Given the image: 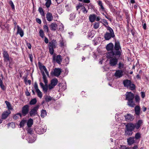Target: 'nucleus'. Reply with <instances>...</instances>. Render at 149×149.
<instances>
[{"mask_svg":"<svg viewBox=\"0 0 149 149\" xmlns=\"http://www.w3.org/2000/svg\"><path fill=\"white\" fill-rule=\"evenodd\" d=\"M27 45L29 49H31V45L30 43H27Z\"/></svg>","mask_w":149,"mask_h":149,"instance_id":"obj_64","label":"nucleus"},{"mask_svg":"<svg viewBox=\"0 0 149 149\" xmlns=\"http://www.w3.org/2000/svg\"><path fill=\"white\" fill-rule=\"evenodd\" d=\"M134 129V124L129 123L125 125V135L126 136H131L133 133V131Z\"/></svg>","mask_w":149,"mask_h":149,"instance_id":"obj_3","label":"nucleus"},{"mask_svg":"<svg viewBox=\"0 0 149 149\" xmlns=\"http://www.w3.org/2000/svg\"><path fill=\"white\" fill-rule=\"evenodd\" d=\"M46 1L45 6L47 8H48L50 7L51 4V0H47Z\"/></svg>","mask_w":149,"mask_h":149,"instance_id":"obj_35","label":"nucleus"},{"mask_svg":"<svg viewBox=\"0 0 149 149\" xmlns=\"http://www.w3.org/2000/svg\"><path fill=\"white\" fill-rule=\"evenodd\" d=\"M123 84L125 87L130 88L131 90H134L135 89V85L131 82L130 80L126 79L123 81Z\"/></svg>","mask_w":149,"mask_h":149,"instance_id":"obj_7","label":"nucleus"},{"mask_svg":"<svg viewBox=\"0 0 149 149\" xmlns=\"http://www.w3.org/2000/svg\"><path fill=\"white\" fill-rule=\"evenodd\" d=\"M62 60V56L60 55H58L56 57L55 55L53 56V62H56L58 64H60Z\"/></svg>","mask_w":149,"mask_h":149,"instance_id":"obj_10","label":"nucleus"},{"mask_svg":"<svg viewBox=\"0 0 149 149\" xmlns=\"http://www.w3.org/2000/svg\"><path fill=\"white\" fill-rule=\"evenodd\" d=\"M141 137V135L139 133H137L135 135V137L136 139H140Z\"/></svg>","mask_w":149,"mask_h":149,"instance_id":"obj_43","label":"nucleus"},{"mask_svg":"<svg viewBox=\"0 0 149 149\" xmlns=\"http://www.w3.org/2000/svg\"><path fill=\"white\" fill-rule=\"evenodd\" d=\"M129 149H138V146L137 145H135Z\"/></svg>","mask_w":149,"mask_h":149,"instance_id":"obj_59","label":"nucleus"},{"mask_svg":"<svg viewBox=\"0 0 149 149\" xmlns=\"http://www.w3.org/2000/svg\"><path fill=\"white\" fill-rule=\"evenodd\" d=\"M50 28L52 30L55 31L57 29V25L55 22L52 23L50 25Z\"/></svg>","mask_w":149,"mask_h":149,"instance_id":"obj_22","label":"nucleus"},{"mask_svg":"<svg viewBox=\"0 0 149 149\" xmlns=\"http://www.w3.org/2000/svg\"><path fill=\"white\" fill-rule=\"evenodd\" d=\"M58 82L57 79L55 78L51 80V84H52L54 86H55L57 84Z\"/></svg>","mask_w":149,"mask_h":149,"instance_id":"obj_26","label":"nucleus"},{"mask_svg":"<svg viewBox=\"0 0 149 149\" xmlns=\"http://www.w3.org/2000/svg\"><path fill=\"white\" fill-rule=\"evenodd\" d=\"M106 28L109 32H107L104 35V38L106 40H108L111 39V38H113L115 36L114 33L113 29L110 26H106L104 24Z\"/></svg>","mask_w":149,"mask_h":149,"instance_id":"obj_2","label":"nucleus"},{"mask_svg":"<svg viewBox=\"0 0 149 149\" xmlns=\"http://www.w3.org/2000/svg\"><path fill=\"white\" fill-rule=\"evenodd\" d=\"M39 36L42 38H43L44 37V33L43 31L42 30H40L39 31Z\"/></svg>","mask_w":149,"mask_h":149,"instance_id":"obj_39","label":"nucleus"},{"mask_svg":"<svg viewBox=\"0 0 149 149\" xmlns=\"http://www.w3.org/2000/svg\"><path fill=\"white\" fill-rule=\"evenodd\" d=\"M42 90L44 91V93H47L48 88L47 84L46 85L45 84V86H44L43 87H42Z\"/></svg>","mask_w":149,"mask_h":149,"instance_id":"obj_38","label":"nucleus"},{"mask_svg":"<svg viewBox=\"0 0 149 149\" xmlns=\"http://www.w3.org/2000/svg\"><path fill=\"white\" fill-rule=\"evenodd\" d=\"M125 119L127 121H132L134 118L132 115L128 114L125 116Z\"/></svg>","mask_w":149,"mask_h":149,"instance_id":"obj_21","label":"nucleus"},{"mask_svg":"<svg viewBox=\"0 0 149 149\" xmlns=\"http://www.w3.org/2000/svg\"><path fill=\"white\" fill-rule=\"evenodd\" d=\"M47 113L46 111L45 110H42L41 111V117L42 118H44L47 115Z\"/></svg>","mask_w":149,"mask_h":149,"instance_id":"obj_30","label":"nucleus"},{"mask_svg":"<svg viewBox=\"0 0 149 149\" xmlns=\"http://www.w3.org/2000/svg\"><path fill=\"white\" fill-rule=\"evenodd\" d=\"M107 50L109 51L106 53V57L110 58L114 56H119L122 53V49L120 43L118 41H115L114 45L110 42L106 46Z\"/></svg>","mask_w":149,"mask_h":149,"instance_id":"obj_1","label":"nucleus"},{"mask_svg":"<svg viewBox=\"0 0 149 149\" xmlns=\"http://www.w3.org/2000/svg\"><path fill=\"white\" fill-rule=\"evenodd\" d=\"M120 149H129V148H127L125 146H121Z\"/></svg>","mask_w":149,"mask_h":149,"instance_id":"obj_61","label":"nucleus"},{"mask_svg":"<svg viewBox=\"0 0 149 149\" xmlns=\"http://www.w3.org/2000/svg\"><path fill=\"white\" fill-rule=\"evenodd\" d=\"M45 42L47 44L48 43V38H46V37H45V40H44Z\"/></svg>","mask_w":149,"mask_h":149,"instance_id":"obj_62","label":"nucleus"},{"mask_svg":"<svg viewBox=\"0 0 149 149\" xmlns=\"http://www.w3.org/2000/svg\"><path fill=\"white\" fill-rule=\"evenodd\" d=\"M61 72V69L55 68L53 72H52L54 76L58 77L60 75Z\"/></svg>","mask_w":149,"mask_h":149,"instance_id":"obj_14","label":"nucleus"},{"mask_svg":"<svg viewBox=\"0 0 149 149\" xmlns=\"http://www.w3.org/2000/svg\"><path fill=\"white\" fill-rule=\"evenodd\" d=\"M135 100L136 102H139L140 98V97L138 95H136L135 96Z\"/></svg>","mask_w":149,"mask_h":149,"instance_id":"obj_44","label":"nucleus"},{"mask_svg":"<svg viewBox=\"0 0 149 149\" xmlns=\"http://www.w3.org/2000/svg\"><path fill=\"white\" fill-rule=\"evenodd\" d=\"M36 91L37 93L38 96L40 98H41L42 97V92L40 91L39 89L37 90Z\"/></svg>","mask_w":149,"mask_h":149,"instance_id":"obj_36","label":"nucleus"},{"mask_svg":"<svg viewBox=\"0 0 149 149\" xmlns=\"http://www.w3.org/2000/svg\"><path fill=\"white\" fill-rule=\"evenodd\" d=\"M53 98L49 96L46 95L45 97V100L46 102H49L52 100Z\"/></svg>","mask_w":149,"mask_h":149,"instance_id":"obj_28","label":"nucleus"},{"mask_svg":"<svg viewBox=\"0 0 149 149\" xmlns=\"http://www.w3.org/2000/svg\"><path fill=\"white\" fill-rule=\"evenodd\" d=\"M17 115L19 116L20 117H21L22 116V114L21 113H17L16 115H14L13 117V118L15 119H17L18 118Z\"/></svg>","mask_w":149,"mask_h":149,"instance_id":"obj_45","label":"nucleus"},{"mask_svg":"<svg viewBox=\"0 0 149 149\" xmlns=\"http://www.w3.org/2000/svg\"><path fill=\"white\" fill-rule=\"evenodd\" d=\"M26 122V120H23L21 121L20 123V126L21 127H23Z\"/></svg>","mask_w":149,"mask_h":149,"instance_id":"obj_41","label":"nucleus"},{"mask_svg":"<svg viewBox=\"0 0 149 149\" xmlns=\"http://www.w3.org/2000/svg\"><path fill=\"white\" fill-rule=\"evenodd\" d=\"M126 100H128L127 105L130 107H134L135 104L133 101L134 95L131 92L127 93Z\"/></svg>","mask_w":149,"mask_h":149,"instance_id":"obj_4","label":"nucleus"},{"mask_svg":"<svg viewBox=\"0 0 149 149\" xmlns=\"http://www.w3.org/2000/svg\"><path fill=\"white\" fill-rule=\"evenodd\" d=\"M42 127H36L35 129L36 132L38 134H41L45 132L46 128H43Z\"/></svg>","mask_w":149,"mask_h":149,"instance_id":"obj_11","label":"nucleus"},{"mask_svg":"<svg viewBox=\"0 0 149 149\" xmlns=\"http://www.w3.org/2000/svg\"><path fill=\"white\" fill-rule=\"evenodd\" d=\"M37 100L36 98H34L31 100L29 103L31 105H34L36 103Z\"/></svg>","mask_w":149,"mask_h":149,"instance_id":"obj_37","label":"nucleus"},{"mask_svg":"<svg viewBox=\"0 0 149 149\" xmlns=\"http://www.w3.org/2000/svg\"><path fill=\"white\" fill-rule=\"evenodd\" d=\"M39 107V105H37L34 107L29 112L30 116L31 117L34 116L37 114V111Z\"/></svg>","mask_w":149,"mask_h":149,"instance_id":"obj_9","label":"nucleus"},{"mask_svg":"<svg viewBox=\"0 0 149 149\" xmlns=\"http://www.w3.org/2000/svg\"><path fill=\"white\" fill-rule=\"evenodd\" d=\"M46 18L48 21H52L53 18L52 14L50 12H47L46 15Z\"/></svg>","mask_w":149,"mask_h":149,"instance_id":"obj_16","label":"nucleus"},{"mask_svg":"<svg viewBox=\"0 0 149 149\" xmlns=\"http://www.w3.org/2000/svg\"><path fill=\"white\" fill-rule=\"evenodd\" d=\"M63 28L64 26L61 23L59 28V29L61 31H62L63 29Z\"/></svg>","mask_w":149,"mask_h":149,"instance_id":"obj_54","label":"nucleus"},{"mask_svg":"<svg viewBox=\"0 0 149 149\" xmlns=\"http://www.w3.org/2000/svg\"><path fill=\"white\" fill-rule=\"evenodd\" d=\"M128 144L129 145L133 144L135 142L134 138V137H130L127 139Z\"/></svg>","mask_w":149,"mask_h":149,"instance_id":"obj_18","label":"nucleus"},{"mask_svg":"<svg viewBox=\"0 0 149 149\" xmlns=\"http://www.w3.org/2000/svg\"><path fill=\"white\" fill-rule=\"evenodd\" d=\"M33 123V121L32 119L30 118L28 120L27 123V125L28 127H31Z\"/></svg>","mask_w":149,"mask_h":149,"instance_id":"obj_27","label":"nucleus"},{"mask_svg":"<svg viewBox=\"0 0 149 149\" xmlns=\"http://www.w3.org/2000/svg\"><path fill=\"white\" fill-rule=\"evenodd\" d=\"M143 28L144 29L146 30V24L145 23L143 24L142 25Z\"/></svg>","mask_w":149,"mask_h":149,"instance_id":"obj_63","label":"nucleus"},{"mask_svg":"<svg viewBox=\"0 0 149 149\" xmlns=\"http://www.w3.org/2000/svg\"><path fill=\"white\" fill-rule=\"evenodd\" d=\"M81 10L82 12L84 13H86L88 12V10H86V8L84 6L82 7Z\"/></svg>","mask_w":149,"mask_h":149,"instance_id":"obj_47","label":"nucleus"},{"mask_svg":"<svg viewBox=\"0 0 149 149\" xmlns=\"http://www.w3.org/2000/svg\"><path fill=\"white\" fill-rule=\"evenodd\" d=\"M14 64V62L13 63H12L9 64H8V63H7L6 64V66L7 67H8L10 68H12Z\"/></svg>","mask_w":149,"mask_h":149,"instance_id":"obj_50","label":"nucleus"},{"mask_svg":"<svg viewBox=\"0 0 149 149\" xmlns=\"http://www.w3.org/2000/svg\"><path fill=\"white\" fill-rule=\"evenodd\" d=\"M62 86V87L61 88V89H62L61 90L62 91L65 90L66 89V85H64Z\"/></svg>","mask_w":149,"mask_h":149,"instance_id":"obj_60","label":"nucleus"},{"mask_svg":"<svg viewBox=\"0 0 149 149\" xmlns=\"http://www.w3.org/2000/svg\"><path fill=\"white\" fill-rule=\"evenodd\" d=\"M96 16L95 14L91 15L89 17L90 21L91 22H93L95 20Z\"/></svg>","mask_w":149,"mask_h":149,"instance_id":"obj_24","label":"nucleus"},{"mask_svg":"<svg viewBox=\"0 0 149 149\" xmlns=\"http://www.w3.org/2000/svg\"><path fill=\"white\" fill-rule=\"evenodd\" d=\"M36 22L37 23H39L40 24H41V21L40 19L38 18H36Z\"/></svg>","mask_w":149,"mask_h":149,"instance_id":"obj_56","label":"nucleus"},{"mask_svg":"<svg viewBox=\"0 0 149 149\" xmlns=\"http://www.w3.org/2000/svg\"><path fill=\"white\" fill-rule=\"evenodd\" d=\"M39 68L41 71L42 74V78L43 80V81L45 83V84L46 85L48 83V80L47 79V77L44 71H42V69H43L44 71L47 74V76L49 77V73L47 70L44 65H39Z\"/></svg>","mask_w":149,"mask_h":149,"instance_id":"obj_5","label":"nucleus"},{"mask_svg":"<svg viewBox=\"0 0 149 149\" xmlns=\"http://www.w3.org/2000/svg\"><path fill=\"white\" fill-rule=\"evenodd\" d=\"M17 33H19L21 37H22L24 34V32L22 29L18 25L17 26Z\"/></svg>","mask_w":149,"mask_h":149,"instance_id":"obj_20","label":"nucleus"},{"mask_svg":"<svg viewBox=\"0 0 149 149\" xmlns=\"http://www.w3.org/2000/svg\"><path fill=\"white\" fill-rule=\"evenodd\" d=\"M8 127H10L13 128H15V124L13 123H10L8 124Z\"/></svg>","mask_w":149,"mask_h":149,"instance_id":"obj_42","label":"nucleus"},{"mask_svg":"<svg viewBox=\"0 0 149 149\" xmlns=\"http://www.w3.org/2000/svg\"><path fill=\"white\" fill-rule=\"evenodd\" d=\"M94 34L91 31H90L88 32V35L87 36L88 38L89 39H91L94 37Z\"/></svg>","mask_w":149,"mask_h":149,"instance_id":"obj_33","label":"nucleus"},{"mask_svg":"<svg viewBox=\"0 0 149 149\" xmlns=\"http://www.w3.org/2000/svg\"><path fill=\"white\" fill-rule=\"evenodd\" d=\"M29 57L30 58V61L31 62H33V56L32 54H29Z\"/></svg>","mask_w":149,"mask_h":149,"instance_id":"obj_55","label":"nucleus"},{"mask_svg":"<svg viewBox=\"0 0 149 149\" xmlns=\"http://www.w3.org/2000/svg\"><path fill=\"white\" fill-rule=\"evenodd\" d=\"M59 46L62 47H66V41L62 38L59 40Z\"/></svg>","mask_w":149,"mask_h":149,"instance_id":"obj_19","label":"nucleus"},{"mask_svg":"<svg viewBox=\"0 0 149 149\" xmlns=\"http://www.w3.org/2000/svg\"><path fill=\"white\" fill-rule=\"evenodd\" d=\"M3 57L4 58V61L6 62L7 60H9V56L7 52L6 51H4L3 53Z\"/></svg>","mask_w":149,"mask_h":149,"instance_id":"obj_15","label":"nucleus"},{"mask_svg":"<svg viewBox=\"0 0 149 149\" xmlns=\"http://www.w3.org/2000/svg\"><path fill=\"white\" fill-rule=\"evenodd\" d=\"M38 11L42 16H44L45 14L44 11L41 7H40L38 8Z\"/></svg>","mask_w":149,"mask_h":149,"instance_id":"obj_32","label":"nucleus"},{"mask_svg":"<svg viewBox=\"0 0 149 149\" xmlns=\"http://www.w3.org/2000/svg\"><path fill=\"white\" fill-rule=\"evenodd\" d=\"M5 103L6 104L8 110H12L13 108L11 107V104L10 103L7 101H6Z\"/></svg>","mask_w":149,"mask_h":149,"instance_id":"obj_29","label":"nucleus"},{"mask_svg":"<svg viewBox=\"0 0 149 149\" xmlns=\"http://www.w3.org/2000/svg\"><path fill=\"white\" fill-rule=\"evenodd\" d=\"M102 21L105 24H104L106 26H107V25H108V22H107V20H106L105 19H102ZM104 24H103V25Z\"/></svg>","mask_w":149,"mask_h":149,"instance_id":"obj_53","label":"nucleus"},{"mask_svg":"<svg viewBox=\"0 0 149 149\" xmlns=\"http://www.w3.org/2000/svg\"><path fill=\"white\" fill-rule=\"evenodd\" d=\"M43 29L45 31L47 32H49V29L48 26L46 25H45L43 26Z\"/></svg>","mask_w":149,"mask_h":149,"instance_id":"obj_49","label":"nucleus"},{"mask_svg":"<svg viewBox=\"0 0 149 149\" xmlns=\"http://www.w3.org/2000/svg\"><path fill=\"white\" fill-rule=\"evenodd\" d=\"M27 133L28 134H33V131L31 128H29L27 130Z\"/></svg>","mask_w":149,"mask_h":149,"instance_id":"obj_52","label":"nucleus"},{"mask_svg":"<svg viewBox=\"0 0 149 149\" xmlns=\"http://www.w3.org/2000/svg\"><path fill=\"white\" fill-rule=\"evenodd\" d=\"M121 53H120V54L119 56H114L110 58L107 57L108 58L110 59L109 63L111 66L113 67L116 66L118 63V59L121 55Z\"/></svg>","mask_w":149,"mask_h":149,"instance_id":"obj_6","label":"nucleus"},{"mask_svg":"<svg viewBox=\"0 0 149 149\" xmlns=\"http://www.w3.org/2000/svg\"><path fill=\"white\" fill-rule=\"evenodd\" d=\"M135 111L136 114L137 115H139L140 113V108L139 106H136L135 108Z\"/></svg>","mask_w":149,"mask_h":149,"instance_id":"obj_25","label":"nucleus"},{"mask_svg":"<svg viewBox=\"0 0 149 149\" xmlns=\"http://www.w3.org/2000/svg\"><path fill=\"white\" fill-rule=\"evenodd\" d=\"M143 123V122L142 120H139L135 124H134V129L135 128L137 129H138L141 125Z\"/></svg>","mask_w":149,"mask_h":149,"instance_id":"obj_17","label":"nucleus"},{"mask_svg":"<svg viewBox=\"0 0 149 149\" xmlns=\"http://www.w3.org/2000/svg\"><path fill=\"white\" fill-rule=\"evenodd\" d=\"M99 22H95L93 25V27L95 29H97L99 27Z\"/></svg>","mask_w":149,"mask_h":149,"instance_id":"obj_40","label":"nucleus"},{"mask_svg":"<svg viewBox=\"0 0 149 149\" xmlns=\"http://www.w3.org/2000/svg\"><path fill=\"white\" fill-rule=\"evenodd\" d=\"M75 17V15L74 14H71L70 15L69 19L71 20H73Z\"/></svg>","mask_w":149,"mask_h":149,"instance_id":"obj_48","label":"nucleus"},{"mask_svg":"<svg viewBox=\"0 0 149 149\" xmlns=\"http://www.w3.org/2000/svg\"><path fill=\"white\" fill-rule=\"evenodd\" d=\"M123 71L122 70H116L114 76L116 78L121 77L123 75Z\"/></svg>","mask_w":149,"mask_h":149,"instance_id":"obj_13","label":"nucleus"},{"mask_svg":"<svg viewBox=\"0 0 149 149\" xmlns=\"http://www.w3.org/2000/svg\"><path fill=\"white\" fill-rule=\"evenodd\" d=\"M29 107L28 105H25L22 108V113L23 116H25L28 113L29 111Z\"/></svg>","mask_w":149,"mask_h":149,"instance_id":"obj_12","label":"nucleus"},{"mask_svg":"<svg viewBox=\"0 0 149 149\" xmlns=\"http://www.w3.org/2000/svg\"><path fill=\"white\" fill-rule=\"evenodd\" d=\"M34 87L35 89H36V91H37V90H39L38 88V84L36 82H35L34 83Z\"/></svg>","mask_w":149,"mask_h":149,"instance_id":"obj_51","label":"nucleus"},{"mask_svg":"<svg viewBox=\"0 0 149 149\" xmlns=\"http://www.w3.org/2000/svg\"><path fill=\"white\" fill-rule=\"evenodd\" d=\"M57 42L56 40H53L49 43V52L51 55L53 54L54 52V49L56 48Z\"/></svg>","mask_w":149,"mask_h":149,"instance_id":"obj_8","label":"nucleus"},{"mask_svg":"<svg viewBox=\"0 0 149 149\" xmlns=\"http://www.w3.org/2000/svg\"><path fill=\"white\" fill-rule=\"evenodd\" d=\"M141 97L143 98H144L145 96V93L143 92H141Z\"/></svg>","mask_w":149,"mask_h":149,"instance_id":"obj_58","label":"nucleus"},{"mask_svg":"<svg viewBox=\"0 0 149 149\" xmlns=\"http://www.w3.org/2000/svg\"><path fill=\"white\" fill-rule=\"evenodd\" d=\"M10 113V111H6L4 112L2 115V118L3 119H5Z\"/></svg>","mask_w":149,"mask_h":149,"instance_id":"obj_23","label":"nucleus"},{"mask_svg":"<svg viewBox=\"0 0 149 149\" xmlns=\"http://www.w3.org/2000/svg\"><path fill=\"white\" fill-rule=\"evenodd\" d=\"M124 66V64L121 62H120L118 64V68L119 69L123 68Z\"/></svg>","mask_w":149,"mask_h":149,"instance_id":"obj_34","label":"nucleus"},{"mask_svg":"<svg viewBox=\"0 0 149 149\" xmlns=\"http://www.w3.org/2000/svg\"><path fill=\"white\" fill-rule=\"evenodd\" d=\"M9 4H10L13 9H15V6L14 5L13 2L12 1H10L9 2Z\"/></svg>","mask_w":149,"mask_h":149,"instance_id":"obj_46","label":"nucleus"},{"mask_svg":"<svg viewBox=\"0 0 149 149\" xmlns=\"http://www.w3.org/2000/svg\"><path fill=\"white\" fill-rule=\"evenodd\" d=\"M54 86L52 84H49L48 86L49 88V89H51L54 87Z\"/></svg>","mask_w":149,"mask_h":149,"instance_id":"obj_57","label":"nucleus"},{"mask_svg":"<svg viewBox=\"0 0 149 149\" xmlns=\"http://www.w3.org/2000/svg\"><path fill=\"white\" fill-rule=\"evenodd\" d=\"M98 4L100 6V8L102 10L104 11V10L105 9L103 7V3L101 1H99L98 2Z\"/></svg>","mask_w":149,"mask_h":149,"instance_id":"obj_31","label":"nucleus"}]
</instances>
